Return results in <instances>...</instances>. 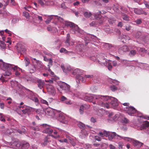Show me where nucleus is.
Segmentation results:
<instances>
[{
    "instance_id": "1",
    "label": "nucleus",
    "mask_w": 149,
    "mask_h": 149,
    "mask_svg": "<svg viewBox=\"0 0 149 149\" xmlns=\"http://www.w3.org/2000/svg\"><path fill=\"white\" fill-rule=\"evenodd\" d=\"M109 97L108 96H103L101 95H91L89 96H86L84 97V100L89 102H91L95 99L97 100V104L102 107H104L107 109L109 108V104L105 103L103 101L107 100Z\"/></svg>"
},
{
    "instance_id": "2",
    "label": "nucleus",
    "mask_w": 149,
    "mask_h": 149,
    "mask_svg": "<svg viewBox=\"0 0 149 149\" xmlns=\"http://www.w3.org/2000/svg\"><path fill=\"white\" fill-rule=\"evenodd\" d=\"M2 69L6 71L5 73L4 76H9L11 74L10 70L13 69L14 70H17L18 69H20L16 66L13 67V65L9 64L3 62L2 63V66H1Z\"/></svg>"
},
{
    "instance_id": "3",
    "label": "nucleus",
    "mask_w": 149,
    "mask_h": 149,
    "mask_svg": "<svg viewBox=\"0 0 149 149\" xmlns=\"http://www.w3.org/2000/svg\"><path fill=\"white\" fill-rule=\"evenodd\" d=\"M52 110L53 111V112L54 115L56 116H57L58 119L59 121L63 123H65L64 120L65 118V115L62 112L60 111H57L56 110Z\"/></svg>"
},
{
    "instance_id": "4",
    "label": "nucleus",
    "mask_w": 149,
    "mask_h": 149,
    "mask_svg": "<svg viewBox=\"0 0 149 149\" xmlns=\"http://www.w3.org/2000/svg\"><path fill=\"white\" fill-rule=\"evenodd\" d=\"M66 25L71 28V30L74 32V33H80V29L77 25L71 22H68L66 23Z\"/></svg>"
},
{
    "instance_id": "5",
    "label": "nucleus",
    "mask_w": 149,
    "mask_h": 149,
    "mask_svg": "<svg viewBox=\"0 0 149 149\" xmlns=\"http://www.w3.org/2000/svg\"><path fill=\"white\" fill-rule=\"evenodd\" d=\"M116 136L120 137L123 139L125 140H127L128 141H130L132 140V139L129 137H121L120 136L117 134L115 132H113L112 133L110 132L108 136V138L109 140H111L114 137H116Z\"/></svg>"
},
{
    "instance_id": "6",
    "label": "nucleus",
    "mask_w": 149,
    "mask_h": 149,
    "mask_svg": "<svg viewBox=\"0 0 149 149\" xmlns=\"http://www.w3.org/2000/svg\"><path fill=\"white\" fill-rule=\"evenodd\" d=\"M59 86L60 88L64 90L66 93H69L70 91V86L64 82H62L60 84Z\"/></svg>"
},
{
    "instance_id": "7",
    "label": "nucleus",
    "mask_w": 149,
    "mask_h": 149,
    "mask_svg": "<svg viewBox=\"0 0 149 149\" xmlns=\"http://www.w3.org/2000/svg\"><path fill=\"white\" fill-rule=\"evenodd\" d=\"M42 126L45 129L43 130V133H46L48 134H52L53 130L49 125L47 124H43L42 125Z\"/></svg>"
},
{
    "instance_id": "8",
    "label": "nucleus",
    "mask_w": 149,
    "mask_h": 149,
    "mask_svg": "<svg viewBox=\"0 0 149 149\" xmlns=\"http://www.w3.org/2000/svg\"><path fill=\"white\" fill-rule=\"evenodd\" d=\"M10 146L11 148H19L21 146V143L18 139H14L11 142L10 144Z\"/></svg>"
},
{
    "instance_id": "9",
    "label": "nucleus",
    "mask_w": 149,
    "mask_h": 149,
    "mask_svg": "<svg viewBox=\"0 0 149 149\" xmlns=\"http://www.w3.org/2000/svg\"><path fill=\"white\" fill-rule=\"evenodd\" d=\"M109 97V99L106 100V101L109 100H111V101L110 102L111 104V105L113 108L114 109H115L118 106V104L117 102V100L116 99L114 98L113 97H111L108 96ZM105 103V101H103ZM105 103H107V102H105Z\"/></svg>"
},
{
    "instance_id": "10",
    "label": "nucleus",
    "mask_w": 149,
    "mask_h": 149,
    "mask_svg": "<svg viewBox=\"0 0 149 149\" xmlns=\"http://www.w3.org/2000/svg\"><path fill=\"white\" fill-rule=\"evenodd\" d=\"M127 113L130 115L133 116L134 114L136 113V110L133 107H126Z\"/></svg>"
},
{
    "instance_id": "11",
    "label": "nucleus",
    "mask_w": 149,
    "mask_h": 149,
    "mask_svg": "<svg viewBox=\"0 0 149 149\" xmlns=\"http://www.w3.org/2000/svg\"><path fill=\"white\" fill-rule=\"evenodd\" d=\"M32 108L31 107H28L26 106L24 109H21V111L23 114H27L29 115L31 112L30 109H31Z\"/></svg>"
},
{
    "instance_id": "12",
    "label": "nucleus",
    "mask_w": 149,
    "mask_h": 149,
    "mask_svg": "<svg viewBox=\"0 0 149 149\" xmlns=\"http://www.w3.org/2000/svg\"><path fill=\"white\" fill-rule=\"evenodd\" d=\"M48 92L52 95H54L56 93V91L54 87L52 85H49L47 87Z\"/></svg>"
},
{
    "instance_id": "13",
    "label": "nucleus",
    "mask_w": 149,
    "mask_h": 149,
    "mask_svg": "<svg viewBox=\"0 0 149 149\" xmlns=\"http://www.w3.org/2000/svg\"><path fill=\"white\" fill-rule=\"evenodd\" d=\"M128 47L126 45H124L119 48L118 52L120 54H122L124 52L128 51Z\"/></svg>"
},
{
    "instance_id": "14",
    "label": "nucleus",
    "mask_w": 149,
    "mask_h": 149,
    "mask_svg": "<svg viewBox=\"0 0 149 149\" xmlns=\"http://www.w3.org/2000/svg\"><path fill=\"white\" fill-rule=\"evenodd\" d=\"M61 68L62 69L63 72L66 73H68L69 72L72 70V68L71 67L69 66H67L66 67H65L63 65H61Z\"/></svg>"
},
{
    "instance_id": "15",
    "label": "nucleus",
    "mask_w": 149,
    "mask_h": 149,
    "mask_svg": "<svg viewBox=\"0 0 149 149\" xmlns=\"http://www.w3.org/2000/svg\"><path fill=\"white\" fill-rule=\"evenodd\" d=\"M37 82L38 83V87L40 89H42L43 88L45 84V83L41 79L38 80L37 81Z\"/></svg>"
},
{
    "instance_id": "16",
    "label": "nucleus",
    "mask_w": 149,
    "mask_h": 149,
    "mask_svg": "<svg viewBox=\"0 0 149 149\" xmlns=\"http://www.w3.org/2000/svg\"><path fill=\"white\" fill-rule=\"evenodd\" d=\"M149 127V122L147 121H145L141 126L140 129L141 130H143L146 129Z\"/></svg>"
},
{
    "instance_id": "17",
    "label": "nucleus",
    "mask_w": 149,
    "mask_h": 149,
    "mask_svg": "<svg viewBox=\"0 0 149 149\" xmlns=\"http://www.w3.org/2000/svg\"><path fill=\"white\" fill-rule=\"evenodd\" d=\"M134 146L137 148L140 147L143 144L141 142L136 140H134L133 141Z\"/></svg>"
},
{
    "instance_id": "18",
    "label": "nucleus",
    "mask_w": 149,
    "mask_h": 149,
    "mask_svg": "<svg viewBox=\"0 0 149 149\" xmlns=\"http://www.w3.org/2000/svg\"><path fill=\"white\" fill-rule=\"evenodd\" d=\"M29 146V143L26 142H22V149H27Z\"/></svg>"
},
{
    "instance_id": "19",
    "label": "nucleus",
    "mask_w": 149,
    "mask_h": 149,
    "mask_svg": "<svg viewBox=\"0 0 149 149\" xmlns=\"http://www.w3.org/2000/svg\"><path fill=\"white\" fill-rule=\"evenodd\" d=\"M70 34L68 33L67 35L66 40L65 42L66 45L67 46H68L70 45Z\"/></svg>"
},
{
    "instance_id": "20",
    "label": "nucleus",
    "mask_w": 149,
    "mask_h": 149,
    "mask_svg": "<svg viewBox=\"0 0 149 149\" xmlns=\"http://www.w3.org/2000/svg\"><path fill=\"white\" fill-rule=\"evenodd\" d=\"M36 63V67L38 69H39L43 68V65L42 62L39 61H37Z\"/></svg>"
},
{
    "instance_id": "21",
    "label": "nucleus",
    "mask_w": 149,
    "mask_h": 149,
    "mask_svg": "<svg viewBox=\"0 0 149 149\" xmlns=\"http://www.w3.org/2000/svg\"><path fill=\"white\" fill-rule=\"evenodd\" d=\"M60 52L61 53H64L65 54L70 55V54H73L72 52L68 51L65 48H62L60 50Z\"/></svg>"
},
{
    "instance_id": "22",
    "label": "nucleus",
    "mask_w": 149,
    "mask_h": 149,
    "mask_svg": "<svg viewBox=\"0 0 149 149\" xmlns=\"http://www.w3.org/2000/svg\"><path fill=\"white\" fill-rule=\"evenodd\" d=\"M81 133L82 135L81 136V138L82 139L85 138L88 135V132L85 130H81Z\"/></svg>"
},
{
    "instance_id": "23",
    "label": "nucleus",
    "mask_w": 149,
    "mask_h": 149,
    "mask_svg": "<svg viewBox=\"0 0 149 149\" xmlns=\"http://www.w3.org/2000/svg\"><path fill=\"white\" fill-rule=\"evenodd\" d=\"M86 106V105L85 104L84 105H81L80 106L79 111L81 114H83L84 110L85 109Z\"/></svg>"
},
{
    "instance_id": "24",
    "label": "nucleus",
    "mask_w": 149,
    "mask_h": 149,
    "mask_svg": "<svg viewBox=\"0 0 149 149\" xmlns=\"http://www.w3.org/2000/svg\"><path fill=\"white\" fill-rule=\"evenodd\" d=\"M79 69H76L74 70L72 72V74L73 75L77 74L78 75L79 74H81L82 72Z\"/></svg>"
},
{
    "instance_id": "25",
    "label": "nucleus",
    "mask_w": 149,
    "mask_h": 149,
    "mask_svg": "<svg viewBox=\"0 0 149 149\" xmlns=\"http://www.w3.org/2000/svg\"><path fill=\"white\" fill-rule=\"evenodd\" d=\"M5 44L3 41L0 40V49L2 50H4L6 48Z\"/></svg>"
},
{
    "instance_id": "26",
    "label": "nucleus",
    "mask_w": 149,
    "mask_h": 149,
    "mask_svg": "<svg viewBox=\"0 0 149 149\" xmlns=\"http://www.w3.org/2000/svg\"><path fill=\"white\" fill-rule=\"evenodd\" d=\"M49 139V136H46L44 139V142L42 143V146H45L49 142L48 139Z\"/></svg>"
},
{
    "instance_id": "27",
    "label": "nucleus",
    "mask_w": 149,
    "mask_h": 149,
    "mask_svg": "<svg viewBox=\"0 0 149 149\" xmlns=\"http://www.w3.org/2000/svg\"><path fill=\"white\" fill-rule=\"evenodd\" d=\"M25 127H23L21 129V130H20L19 129H18L17 130V132L21 134H25L26 133V132L25 128Z\"/></svg>"
},
{
    "instance_id": "28",
    "label": "nucleus",
    "mask_w": 149,
    "mask_h": 149,
    "mask_svg": "<svg viewBox=\"0 0 149 149\" xmlns=\"http://www.w3.org/2000/svg\"><path fill=\"white\" fill-rule=\"evenodd\" d=\"M142 9H138L137 8H135L134 9V13L140 15L141 14Z\"/></svg>"
},
{
    "instance_id": "29",
    "label": "nucleus",
    "mask_w": 149,
    "mask_h": 149,
    "mask_svg": "<svg viewBox=\"0 0 149 149\" xmlns=\"http://www.w3.org/2000/svg\"><path fill=\"white\" fill-rule=\"evenodd\" d=\"M76 78L77 79H78V81L77 80V82H79V81H83L84 80V77L82 76L79 75V74L77 75L76 76Z\"/></svg>"
},
{
    "instance_id": "30",
    "label": "nucleus",
    "mask_w": 149,
    "mask_h": 149,
    "mask_svg": "<svg viewBox=\"0 0 149 149\" xmlns=\"http://www.w3.org/2000/svg\"><path fill=\"white\" fill-rule=\"evenodd\" d=\"M77 125L79 128L82 129H84L85 127V124L80 122L78 123Z\"/></svg>"
},
{
    "instance_id": "31",
    "label": "nucleus",
    "mask_w": 149,
    "mask_h": 149,
    "mask_svg": "<svg viewBox=\"0 0 149 149\" xmlns=\"http://www.w3.org/2000/svg\"><path fill=\"white\" fill-rule=\"evenodd\" d=\"M91 15V13H88L87 12H85L84 13V16L86 18H89Z\"/></svg>"
},
{
    "instance_id": "32",
    "label": "nucleus",
    "mask_w": 149,
    "mask_h": 149,
    "mask_svg": "<svg viewBox=\"0 0 149 149\" xmlns=\"http://www.w3.org/2000/svg\"><path fill=\"white\" fill-rule=\"evenodd\" d=\"M136 53V51L135 50H132L130 51L129 54L130 56H134Z\"/></svg>"
},
{
    "instance_id": "33",
    "label": "nucleus",
    "mask_w": 149,
    "mask_h": 149,
    "mask_svg": "<svg viewBox=\"0 0 149 149\" xmlns=\"http://www.w3.org/2000/svg\"><path fill=\"white\" fill-rule=\"evenodd\" d=\"M110 88L111 90L113 91H115L117 90V87L114 85L111 86L110 87Z\"/></svg>"
},
{
    "instance_id": "34",
    "label": "nucleus",
    "mask_w": 149,
    "mask_h": 149,
    "mask_svg": "<svg viewBox=\"0 0 149 149\" xmlns=\"http://www.w3.org/2000/svg\"><path fill=\"white\" fill-rule=\"evenodd\" d=\"M12 130L11 129H7L4 133L6 134H11L12 132Z\"/></svg>"
},
{
    "instance_id": "35",
    "label": "nucleus",
    "mask_w": 149,
    "mask_h": 149,
    "mask_svg": "<svg viewBox=\"0 0 149 149\" xmlns=\"http://www.w3.org/2000/svg\"><path fill=\"white\" fill-rule=\"evenodd\" d=\"M84 147L86 149H90L91 148V145L87 143L84 145Z\"/></svg>"
},
{
    "instance_id": "36",
    "label": "nucleus",
    "mask_w": 149,
    "mask_h": 149,
    "mask_svg": "<svg viewBox=\"0 0 149 149\" xmlns=\"http://www.w3.org/2000/svg\"><path fill=\"white\" fill-rule=\"evenodd\" d=\"M31 129L35 131H39V129L38 126L36 127L31 126L30 127Z\"/></svg>"
},
{
    "instance_id": "37",
    "label": "nucleus",
    "mask_w": 149,
    "mask_h": 149,
    "mask_svg": "<svg viewBox=\"0 0 149 149\" xmlns=\"http://www.w3.org/2000/svg\"><path fill=\"white\" fill-rule=\"evenodd\" d=\"M123 18L124 20L127 21L129 20V17L126 14H124L123 15Z\"/></svg>"
},
{
    "instance_id": "38",
    "label": "nucleus",
    "mask_w": 149,
    "mask_h": 149,
    "mask_svg": "<svg viewBox=\"0 0 149 149\" xmlns=\"http://www.w3.org/2000/svg\"><path fill=\"white\" fill-rule=\"evenodd\" d=\"M40 101V102H41V103L43 104H45L47 105V106H48L49 104H48V102L46 100H44L43 99H41Z\"/></svg>"
},
{
    "instance_id": "39",
    "label": "nucleus",
    "mask_w": 149,
    "mask_h": 149,
    "mask_svg": "<svg viewBox=\"0 0 149 149\" xmlns=\"http://www.w3.org/2000/svg\"><path fill=\"white\" fill-rule=\"evenodd\" d=\"M84 77L86 79H91L93 78V75H85Z\"/></svg>"
},
{
    "instance_id": "40",
    "label": "nucleus",
    "mask_w": 149,
    "mask_h": 149,
    "mask_svg": "<svg viewBox=\"0 0 149 149\" xmlns=\"http://www.w3.org/2000/svg\"><path fill=\"white\" fill-rule=\"evenodd\" d=\"M48 64V66L49 67V69L50 68V66H51L52 65V61L51 59H49V60Z\"/></svg>"
},
{
    "instance_id": "41",
    "label": "nucleus",
    "mask_w": 149,
    "mask_h": 149,
    "mask_svg": "<svg viewBox=\"0 0 149 149\" xmlns=\"http://www.w3.org/2000/svg\"><path fill=\"white\" fill-rule=\"evenodd\" d=\"M24 60L26 61V66H27L30 63L29 59L28 58L25 57L24 58Z\"/></svg>"
},
{
    "instance_id": "42",
    "label": "nucleus",
    "mask_w": 149,
    "mask_h": 149,
    "mask_svg": "<svg viewBox=\"0 0 149 149\" xmlns=\"http://www.w3.org/2000/svg\"><path fill=\"white\" fill-rule=\"evenodd\" d=\"M37 1L41 6H43L45 4L44 3L42 0H37Z\"/></svg>"
},
{
    "instance_id": "43",
    "label": "nucleus",
    "mask_w": 149,
    "mask_h": 149,
    "mask_svg": "<svg viewBox=\"0 0 149 149\" xmlns=\"http://www.w3.org/2000/svg\"><path fill=\"white\" fill-rule=\"evenodd\" d=\"M23 15L26 18H28L29 17V13L26 12H24L23 13Z\"/></svg>"
},
{
    "instance_id": "44",
    "label": "nucleus",
    "mask_w": 149,
    "mask_h": 149,
    "mask_svg": "<svg viewBox=\"0 0 149 149\" xmlns=\"http://www.w3.org/2000/svg\"><path fill=\"white\" fill-rule=\"evenodd\" d=\"M105 46L106 47L107 49H109L112 47L111 45L108 43H106L105 44Z\"/></svg>"
},
{
    "instance_id": "45",
    "label": "nucleus",
    "mask_w": 149,
    "mask_h": 149,
    "mask_svg": "<svg viewBox=\"0 0 149 149\" xmlns=\"http://www.w3.org/2000/svg\"><path fill=\"white\" fill-rule=\"evenodd\" d=\"M110 132H108L105 131H104L103 132L104 136H105L106 137H108V136Z\"/></svg>"
},
{
    "instance_id": "46",
    "label": "nucleus",
    "mask_w": 149,
    "mask_h": 149,
    "mask_svg": "<svg viewBox=\"0 0 149 149\" xmlns=\"http://www.w3.org/2000/svg\"><path fill=\"white\" fill-rule=\"evenodd\" d=\"M59 141L61 143L65 142V143H67L68 142V140H67V139H61L59 140Z\"/></svg>"
},
{
    "instance_id": "47",
    "label": "nucleus",
    "mask_w": 149,
    "mask_h": 149,
    "mask_svg": "<svg viewBox=\"0 0 149 149\" xmlns=\"http://www.w3.org/2000/svg\"><path fill=\"white\" fill-rule=\"evenodd\" d=\"M95 140L98 141H100L101 140V138L97 136H95Z\"/></svg>"
},
{
    "instance_id": "48",
    "label": "nucleus",
    "mask_w": 149,
    "mask_h": 149,
    "mask_svg": "<svg viewBox=\"0 0 149 149\" xmlns=\"http://www.w3.org/2000/svg\"><path fill=\"white\" fill-rule=\"evenodd\" d=\"M35 102L38 103L39 100L36 97H34L33 100Z\"/></svg>"
},
{
    "instance_id": "49",
    "label": "nucleus",
    "mask_w": 149,
    "mask_h": 149,
    "mask_svg": "<svg viewBox=\"0 0 149 149\" xmlns=\"http://www.w3.org/2000/svg\"><path fill=\"white\" fill-rule=\"evenodd\" d=\"M136 22L137 24H139L142 23V21L141 19H138L136 21Z\"/></svg>"
},
{
    "instance_id": "50",
    "label": "nucleus",
    "mask_w": 149,
    "mask_h": 149,
    "mask_svg": "<svg viewBox=\"0 0 149 149\" xmlns=\"http://www.w3.org/2000/svg\"><path fill=\"white\" fill-rule=\"evenodd\" d=\"M131 28V26L130 25H128L125 26V29L127 31H129L130 29Z\"/></svg>"
},
{
    "instance_id": "51",
    "label": "nucleus",
    "mask_w": 149,
    "mask_h": 149,
    "mask_svg": "<svg viewBox=\"0 0 149 149\" xmlns=\"http://www.w3.org/2000/svg\"><path fill=\"white\" fill-rule=\"evenodd\" d=\"M139 50L141 51L142 52H146V50L145 48H139V49H138Z\"/></svg>"
},
{
    "instance_id": "52",
    "label": "nucleus",
    "mask_w": 149,
    "mask_h": 149,
    "mask_svg": "<svg viewBox=\"0 0 149 149\" xmlns=\"http://www.w3.org/2000/svg\"><path fill=\"white\" fill-rule=\"evenodd\" d=\"M70 142V144L73 146H74L76 145V143L74 141L73 139H72Z\"/></svg>"
},
{
    "instance_id": "53",
    "label": "nucleus",
    "mask_w": 149,
    "mask_h": 149,
    "mask_svg": "<svg viewBox=\"0 0 149 149\" xmlns=\"http://www.w3.org/2000/svg\"><path fill=\"white\" fill-rule=\"evenodd\" d=\"M123 122L125 123H127L128 122V120L126 118H125L123 120Z\"/></svg>"
},
{
    "instance_id": "54",
    "label": "nucleus",
    "mask_w": 149,
    "mask_h": 149,
    "mask_svg": "<svg viewBox=\"0 0 149 149\" xmlns=\"http://www.w3.org/2000/svg\"><path fill=\"white\" fill-rule=\"evenodd\" d=\"M67 98L64 96H62L61 98V100L62 101H64L66 100Z\"/></svg>"
},
{
    "instance_id": "55",
    "label": "nucleus",
    "mask_w": 149,
    "mask_h": 149,
    "mask_svg": "<svg viewBox=\"0 0 149 149\" xmlns=\"http://www.w3.org/2000/svg\"><path fill=\"white\" fill-rule=\"evenodd\" d=\"M110 149H115V147L112 144H110L109 146Z\"/></svg>"
},
{
    "instance_id": "56",
    "label": "nucleus",
    "mask_w": 149,
    "mask_h": 149,
    "mask_svg": "<svg viewBox=\"0 0 149 149\" xmlns=\"http://www.w3.org/2000/svg\"><path fill=\"white\" fill-rule=\"evenodd\" d=\"M4 104L3 103H0V107L1 109H3L4 108Z\"/></svg>"
},
{
    "instance_id": "57",
    "label": "nucleus",
    "mask_w": 149,
    "mask_h": 149,
    "mask_svg": "<svg viewBox=\"0 0 149 149\" xmlns=\"http://www.w3.org/2000/svg\"><path fill=\"white\" fill-rule=\"evenodd\" d=\"M63 1H65L68 3H71L72 2V0H62Z\"/></svg>"
},
{
    "instance_id": "58",
    "label": "nucleus",
    "mask_w": 149,
    "mask_h": 149,
    "mask_svg": "<svg viewBox=\"0 0 149 149\" xmlns=\"http://www.w3.org/2000/svg\"><path fill=\"white\" fill-rule=\"evenodd\" d=\"M91 122L94 123L96 121V119L93 117H92L91 118Z\"/></svg>"
},
{
    "instance_id": "59",
    "label": "nucleus",
    "mask_w": 149,
    "mask_h": 149,
    "mask_svg": "<svg viewBox=\"0 0 149 149\" xmlns=\"http://www.w3.org/2000/svg\"><path fill=\"white\" fill-rule=\"evenodd\" d=\"M25 105H24V106H22L20 105H19L18 106V107L20 109V110L21 111V109H24L25 107V106H26Z\"/></svg>"
},
{
    "instance_id": "60",
    "label": "nucleus",
    "mask_w": 149,
    "mask_h": 149,
    "mask_svg": "<svg viewBox=\"0 0 149 149\" xmlns=\"http://www.w3.org/2000/svg\"><path fill=\"white\" fill-rule=\"evenodd\" d=\"M0 80L2 82H6L5 80L4 79V77L3 76H2L0 78Z\"/></svg>"
},
{
    "instance_id": "61",
    "label": "nucleus",
    "mask_w": 149,
    "mask_h": 149,
    "mask_svg": "<svg viewBox=\"0 0 149 149\" xmlns=\"http://www.w3.org/2000/svg\"><path fill=\"white\" fill-rule=\"evenodd\" d=\"M95 24V22L93 21L90 24V26H94Z\"/></svg>"
},
{
    "instance_id": "62",
    "label": "nucleus",
    "mask_w": 149,
    "mask_h": 149,
    "mask_svg": "<svg viewBox=\"0 0 149 149\" xmlns=\"http://www.w3.org/2000/svg\"><path fill=\"white\" fill-rule=\"evenodd\" d=\"M103 61H104L102 62V61L101 60H100V61H99V62L100 63H101V64L102 63L103 64H105V62H106V60H105V59H103Z\"/></svg>"
},
{
    "instance_id": "63",
    "label": "nucleus",
    "mask_w": 149,
    "mask_h": 149,
    "mask_svg": "<svg viewBox=\"0 0 149 149\" xmlns=\"http://www.w3.org/2000/svg\"><path fill=\"white\" fill-rule=\"evenodd\" d=\"M61 7L64 9H65L66 8V7L65 6L64 3H63L61 4Z\"/></svg>"
},
{
    "instance_id": "64",
    "label": "nucleus",
    "mask_w": 149,
    "mask_h": 149,
    "mask_svg": "<svg viewBox=\"0 0 149 149\" xmlns=\"http://www.w3.org/2000/svg\"><path fill=\"white\" fill-rule=\"evenodd\" d=\"M112 66L109 63H108V69L109 70H110L112 68Z\"/></svg>"
}]
</instances>
